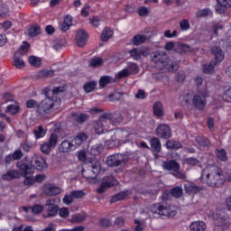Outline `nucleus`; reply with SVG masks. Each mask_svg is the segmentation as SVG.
<instances>
[{
    "label": "nucleus",
    "mask_w": 231,
    "mask_h": 231,
    "mask_svg": "<svg viewBox=\"0 0 231 231\" xmlns=\"http://www.w3.org/2000/svg\"><path fill=\"white\" fill-rule=\"evenodd\" d=\"M43 95H45V98L39 103L36 113L42 118H48V116L54 113L55 109H59L60 98L56 97V99H53V97L50 96V88H44Z\"/></svg>",
    "instance_id": "obj_1"
},
{
    "label": "nucleus",
    "mask_w": 231,
    "mask_h": 231,
    "mask_svg": "<svg viewBox=\"0 0 231 231\" xmlns=\"http://www.w3.org/2000/svg\"><path fill=\"white\" fill-rule=\"evenodd\" d=\"M202 180H206V183L209 187H221L225 183V175L223 171L217 166H208L202 171Z\"/></svg>",
    "instance_id": "obj_2"
},
{
    "label": "nucleus",
    "mask_w": 231,
    "mask_h": 231,
    "mask_svg": "<svg viewBox=\"0 0 231 231\" xmlns=\"http://www.w3.org/2000/svg\"><path fill=\"white\" fill-rule=\"evenodd\" d=\"M150 211L152 214H156L157 216H166L167 217H172L176 214L174 208H172L171 204H168L167 202L151 205Z\"/></svg>",
    "instance_id": "obj_3"
},
{
    "label": "nucleus",
    "mask_w": 231,
    "mask_h": 231,
    "mask_svg": "<svg viewBox=\"0 0 231 231\" xmlns=\"http://www.w3.org/2000/svg\"><path fill=\"white\" fill-rule=\"evenodd\" d=\"M88 170L82 169L81 174L87 180H93L100 172V162L92 160L87 164Z\"/></svg>",
    "instance_id": "obj_4"
},
{
    "label": "nucleus",
    "mask_w": 231,
    "mask_h": 231,
    "mask_svg": "<svg viewBox=\"0 0 231 231\" xmlns=\"http://www.w3.org/2000/svg\"><path fill=\"white\" fill-rule=\"evenodd\" d=\"M18 169H19L22 176H23V178H25V180L23 181L24 185H33L35 183L34 178L28 177V176H32V174H33V172L35 171V167H33L32 164L23 162L20 165H18Z\"/></svg>",
    "instance_id": "obj_5"
},
{
    "label": "nucleus",
    "mask_w": 231,
    "mask_h": 231,
    "mask_svg": "<svg viewBox=\"0 0 231 231\" xmlns=\"http://www.w3.org/2000/svg\"><path fill=\"white\" fill-rule=\"evenodd\" d=\"M140 73V67L134 62H127V65L125 69L117 73V79H125L130 75H138Z\"/></svg>",
    "instance_id": "obj_6"
},
{
    "label": "nucleus",
    "mask_w": 231,
    "mask_h": 231,
    "mask_svg": "<svg viewBox=\"0 0 231 231\" xmlns=\"http://www.w3.org/2000/svg\"><path fill=\"white\" fill-rule=\"evenodd\" d=\"M151 59H152V62H153L157 66H160V68L162 69L165 67L167 60H169V57L167 56V53L162 51L152 52Z\"/></svg>",
    "instance_id": "obj_7"
},
{
    "label": "nucleus",
    "mask_w": 231,
    "mask_h": 231,
    "mask_svg": "<svg viewBox=\"0 0 231 231\" xmlns=\"http://www.w3.org/2000/svg\"><path fill=\"white\" fill-rule=\"evenodd\" d=\"M192 104L195 109L203 111L207 107V95L201 92L195 94L192 98Z\"/></svg>",
    "instance_id": "obj_8"
},
{
    "label": "nucleus",
    "mask_w": 231,
    "mask_h": 231,
    "mask_svg": "<svg viewBox=\"0 0 231 231\" xmlns=\"http://www.w3.org/2000/svg\"><path fill=\"white\" fill-rule=\"evenodd\" d=\"M106 164L108 167H120V165L125 164V155L122 153L109 155L106 159Z\"/></svg>",
    "instance_id": "obj_9"
},
{
    "label": "nucleus",
    "mask_w": 231,
    "mask_h": 231,
    "mask_svg": "<svg viewBox=\"0 0 231 231\" xmlns=\"http://www.w3.org/2000/svg\"><path fill=\"white\" fill-rule=\"evenodd\" d=\"M156 135L162 140H169L172 136V129L165 124H161L156 128Z\"/></svg>",
    "instance_id": "obj_10"
},
{
    "label": "nucleus",
    "mask_w": 231,
    "mask_h": 231,
    "mask_svg": "<svg viewBox=\"0 0 231 231\" xmlns=\"http://www.w3.org/2000/svg\"><path fill=\"white\" fill-rule=\"evenodd\" d=\"M162 167L163 171H169L171 174H174L175 171H180V162H176V160L171 161H162Z\"/></svg>",
    "instance_id": "obj_11"
},
{
    "label": "nucleus",
    "mask_w": 231,
    "mask_h": 231,
    "mask_svg": "<svg viewBox=\"0 0 231 231\" xmlns=\"http://www.w3.org/2000/svg\"><path fill=\"white\" fill-rule=\"evenodd\" d=\"M213 217L216 226H221L223 228H226V226H228V221L226 220L228 216L226 213L220 211L219 213L214 215Z\"/></svg>",
    "instance_id": "obj_12"
},
{
    "label": "nucleus",
    "mask_w": 231,
    "mask_h": 231,
    "mask_svg": "<svg viewBox=\"0 0 231 231\" xmlns=\"http://www.w3.org/2000/svg\"><path fill=\"white\" fill-rule=\"evenodd\" d=\"M210 52L214 56L213 61H215L217 64H220V62L225 60V51H223L221 47L213 46L210 50Z\"/></svg>",
    "instance_id": "obj_13"
},
{
    "label": "nucleus",
    "mask_w": 231,
    "mask_h": 231,
    "mask_svg": "<svg viewBox=\"0 0 231 231\" xmlns=\"http://www.w3.org/2000/svg\"><path fill=\"white\" fill-rule=\"evenodd\" d=\"M75 41L79 48H84L88 42V32L83 29L79 30L76 33Z\"/></svg>",
    "instance_id": "obj_14"
},
{
    "label": "nucleus",
    "mask_w": 231,
    "mask_h": 231,
    "mask_svg": "<svg viewBox=\"0 0 231 231\" xmlns=\"http://www.w3.org/2000/svg\"><path fill=\"white\" fill-rule=\"evenodd\" d=\"M76 147L73 143V141L69 142V140H63L59 145L60 152H71V151H75Z\"/></svg>",
    "instance_id": "obj_15"
},
{
    "label": "nucleus",
    "mask_w": 231,
    "mask_h": 231,
    "mask_svg": "<svg viewBox=\"0 0 231 231\" xmlns=\"http://www.w3.org/2000/svg\"><path fill=\"white\" fill-rule=\"evenodd\" d=\"M43 192L46 196H57L60 194V188L53 184H47L43 187Z\"/></svg>",
    "instance_id": "obj_16"
},
{
    "label": "nucleus",
    "mask_w": 231,
    "mask_h": 231,
    "mask_svg": "<svg viewBox=\"0 0 231 231\" xmlns=\"http://www.w3.org/2000/svg\"><path fill=\"white\" fill-rule=\"evenodd\" d=\"M184 189L186 194H189V196H194V194H198V192L201 190V188L198 187L193 182H188L184 184Z\"/></svg>",
    "instance_id": "obj_17"
},
{
    "label": "nucleus",
    "mask_w": 231,
    "mask_h": 231,
    "mask_svg": "<svg viewBox=\"0 0 231 231\" xmlns=\"http://www.w3.org/2000/svg\"><path fill=\"white\" fill-rule=\"evenodd\" d=\"M150 145H151V149L152 151H153V152H162V142H160V138L158 137H152L150 140Z\"/></svg>",
    "instance_id": "obj_18"
},
{
    "label": "nucleus",
    "mask_w": 231,
    "mask_h": 231,
    "mask_svg": "<svg viewBox=\"0 0 231 231\" xmlns=\"http://www.w3.org/2000/svg\"><path fill=\"white\" fill-rule=\"evenodd\" d=\"M19 178V171L16 170H9L6 173L2 175L4 181H12V180H17Z\"/></svg>",
    "instance_id": "obj_19"
},
{
    "label": "nucleus",
    "mask_w": 231,
    "mask_h": 231,
    "mask_svg": "<svg viewBox=\"0 0 231 231\" xmlns=\"http://www.w3.org/2000/svg\"><path fill=\"white\" fill-rule=\"evenodd\" d=\"M190 231H205L207 230V224L203 221L192 222L189 226Z\"/></svg>",
    "instance_id": "obj_20"
},
{
    "label": "nucleus",
    "mask_w": 231,
    "mask_h": 231,
    "mask_svg": "<svg viewBox=\"0 0 231 231\" xmlns=\"http://www.w3.org/2000/svg\"><path fill=\"white\" fill-rule=\"evenodd\" d=\"M71 118L76 124H84L88 120V114L84 113H72Z\"/></svg>",
    "instance_id": "obj_21"
},
{
    "label": "nucleus",
    "mask_w": 231,
    "mask_h": 231,
    "mask_svg": "<svg viewBox=\"0 0 231 231\" xmlns=\"http://www.w3.org/2000/svg\"><path fill=\"white\" fill-rule=\"evenodd\" d=\"M34 167L37 171H46L48 164L42 157H37L34 161Z\"/></svg>",
    "instance_id": "obj_22"
},
{
    "label": "nucleus",
    "mask_w": 231,
    "mask_h": 231,
    "mask_svg": "<svg viewBox=\"0 0 231 231\" xmlns=\"http://www.w3.org/2000/svg\"><path fill=\"white\" fill-rule=\"evenodd\" d=\"M168 71H178L180 69V61H174L168 59L164 67Z\"/></svg>",
    "instance_id": "obj_23"
},
{
    "label": "nucleus",
    "mask_w": 231,
    "mask_h": 231,
    "mask_svg": "<svg viewBox=\"0 0 231 231\" xmlns=\"http://www.w3.org/2000/svg\"><path fill=\"white\" fill-rule=\"evenodd\" d=\"M88 140V134L81 133L78 134L74 139L72 140V143H74L75 147H80L82 145V143L86 142Z\"/></svg>",
    "instance_id": "obj_24"
},
{
    "label": "nucleus",
    "mask_w": 231,
    "mask_h": 231,
    "mask_svg": "<svg viewBox=\"0 0 231 231\" xmlns=\"http://www.w3.org/2000/svg\"><path fill=\"white\" fill-rule=\"evenodd\" d=\"M32 134H34V138L36 140H39L41 138H44V136H46V131L44 129V126H42V125H40L38 126V129H34L32 131Z\"/></svg>",
    "instance_id": "obj_25"
},
{
    "label": "nucleus",
    "mask_w": 231,
    "mask_h": 231,
    "mask_svg": "<svg viewBox=\"0 0 231 231\" xmlns=\"http://www.w3.org/2000/svg\"><path fill=\"white\" fill-rule=\"evenodd\" d=\"M145 41H147V36L137 34L133 37L132 43L134 44V46H140V44H143Z\"/></svg>",
    "instance_id": "obj_26"
},
{
    "label": "nucleus",
    "mask_w": 231,
    "mask_h": 231,
    "mask_svg": "<svg viewBox=\"0 0 231 231\" xmlns=\"http://www.w3.org/2000/svg\"><path fill=\"white\" fill-rule=\"evenodd\" d=\"M83 89H84L85 93H93V91H95V89H97V81L92 80V81L87 82L83 86Z\"/></svg>",
    "instance_id": "obj_27"
},
{
    "label": "nucleus",
    "mask_w": 231,
    "mask_h": 231,
    "mask_svg": "<svg viewBox=\"0 0 231 231\" xmlns=\"http://www.w3.org/2000/svg\"><path fill=\"white\" fill-rule=\"evenodd\" d=\"M153 114L155 116H163V105H162V102L158 101L153 105Z\"/></svg>",
    "instance_id": "obj_28"
},
{
    "label": "nucleus",
    "mask_w": 231,
    "mask_h": 231,
    "mask_svg": "<svg viewBox=\"0 0 231 231\" xmlns=\"http://www.w3.org/2000/svg\"><path fill=\"white\" fill-rule=\"evenodd\" d=\"M218 63H216V61L211 60L209 64L203 66V72L207 73L208 75H212L214 73V69L216 66H217Z\"/></svg>",
    "instance_id": "obj_29"
},
{
    "label": "nucleus",
    "mask_w": 231,
    "mask_h": 231,
    "mask_svg": "<svg viewBox=\"0 0 231 231\" xmlns=\"http://www.w3.org/2000/svg\"><path fill=\"white\" fill-rule=\"evenodd\" d=\"M103 183H106L107 188L111 189V187H115V185H118V180H116L113 176H106V177H104Z\"/></svg>",
    "instance_id": "obj_30"
},
{
    "label": "nucleus",
    "mask_w": 231,
    "mask_h": 231,
    "mask_svg": "<svg viewBox=\"0 0 231 231\" xmlns=\"http://www.w3.org/2000/svg\"><path fill=\"white\" fill-rule=\"evenodd\" d=\"M111 37H113V31L111 28L106 27L101 34V41L106 42V41H109Z\"/></svg>",
    "instance_id": "obj_31"
},
{
    "label": "nucleus",
    "mask_w": 231,
    "mask_h": 231,
    "mask_svg": "<svg viewBox=\"0 0 231 231\" xmlns=\"http://www.w3.org/2000/svg\"><path fill=\"white\" fill-rule=\"evenodd\" d=\"M124 122V116L122 114H111L110 123L113 125H116V124H122Z\"/></svg>",
    "instance_id": "obj_32"
},
{
    "label": "nucleus",
    "mask_w": 231,
    "mask_h": 231,
    "mask_svg": "<svg viewBox=\"0 0 231 231\" xmlns=\"http://www.w3.org/2000/svg\"><path fill=\"white\" fill-rule=\"evenodd\" d=\"M166 147L167 149H171V150H178V149H181V147H183V145L180 144V142L175 141V140H168L166 142Z\"/></svg>",
    "instance_id": "obj_33"
},
{
    "label": "nucleus",
    "mask_w": 231,
    "mask_h": 231,
    "mask_svg": "<svg viewBox=\"0 0 231 231\" xmlns=\"http://www.w3.org/2000/svg\"><path fill=\"white\" fill-rule=\"evenodd\" d=\"M127 198V192L123 191L116 194L110 199V203H116V201H122V199H125Z\"/></svg>",
    "instance_id": "obj_34"
},
{
    "label": "nucleus",
    "mask_w": 231,
    "mask_h": 231,
    "mask_svg": "<svg viewBox=\"0 0 231 231\" xmlns=\"http://www.w3.org/2000/svg\"><path fill=\"white\" fill-rule=\"evenodd\" d=\"M29 64H31V66H32L33 68H41L42 60L41 58L36 56H30Z\"/></svg>",
    "instance_id": "obj_35"
},
{
    "label": "nucleus",
    "mask_w": 231,
    "mask_h": 231,
    "mask_svg": "<svg viewBox=\"0 0 231 231\" xmlns=\"http://www.w3.org/2000/svg\"><path fill=\"white\" fill-rule=\"evenodd\" d=\"M171 194L173 198H181L183 196V188L181 186H177L171 189Z\"/></svg>",
    "instance_id": "obj_36"
},
{
    "label": "nucleus",
    "mask_w": 231,
    "mask_h": 231,
    "mask_svg": "<svg viewBox=\"0 0 231 231\" xmlns=\"http://www.w3.org/2000/svg\"><path fill=\"white\" fill-rule=\"evenodd\" d=\"M102 151H104V146H102V144H96L91 147L90 154H92V156H98Z\"/></svg>",
    "instance_id": "obj_37"
},
{
    "label": "nucleus",
    "mask_w": 231,
    "mask_h": 231,
    "mask_svg": "<svg viewBox=\"0 0 231 231\" xmlns=\"http://www.w3.org/2000/svg\"><path fill=\"white\" fill-rule=\"evenodd\" d=\"M28 51H30V43H28V42H23V45H21L18 50V53L22 56L28 55Z\"/></svg>",
    "instance_id": "obj_38"
},
{
    "label": "nucleus",
    "mask_w": 231,
    "mask_h": 231,
    "mask_svg": "<svg viewBox=\"0 0 231 231\" xmlns=\"http://www.w3.org/2000/svg\"><path fill=\"white\" fill-rule=\"evenodd\" d=\"M41 33V26L39 25H33L31 26V28L28 31V34L30 37H37V35H40Z\"/></svg>",
    "instance_id": "obj_39"
},
{
    "label": "nucleus",
    "mask_w": 231,
    "mask_h": 231,
    "mask_svg": "<svg viewBox=\"0 0 231 231\" xmlns=\"http://www.w3.org/2000/svg\"><path fill=\"white\" fill-rule=\"evenodd\" d=\"M59 142V135H57V134L53 133L51 134L48 141L46 142L47 143H49L50 145H51V147H56L57 143Z\"/></svg>",
    "instance_id": "obj_40"
},
{
    "label": "nucleus",
    "mask_w": 231,
    "mask_h": 231,
    "mask_svg": "<svg viewBox=\"0 0 231 231\" xmlns=\"http://www.w3.org/2000/svg\"><path fill=\"white\" fill-rule=\"evenodd\" d=\"M64 91H66V88L62 86L60 87H54L52 88V90H50V93H51L52 97L51 98H52V100H54L55 97H57V95H59L60 93H64Z\"/></svg>",
    "instance_id": "obj_41"
},
{
    "label": "nucleus",
    "mask_w": 231,
    "mask_h": 231,
    "mask_svg": "<svg viewBox=\"0 0 231 231\" xmlns=\"http://www.w3.org/2000/svg\"><path fill=\"white\" fill-rule=\"evenodd\" d=\"M111 79L112 78L109 76L101 77L99 79V88L104 89V88H106V86H107V84H109V82H111Z\"/></svg>",
    "instance_id": "obj_42"
},
{
    "label": "nucleus",
    "mask_w": 231,
    "mask_h": 231,
    "mask_svg": "<svg viewBox=\"0 0 231 231\" xmlns=\"http://www.w3.org/2000/svg\"><path fill=\"white\" fill-rule=\"evenodd\" d=\"M59 214V206H54L52 208H47V216L45 217H53Z\"/></svg>",
    "instance_id": "obj_43"
},
{
    "label": "nucleus",
    "mask_w": 231,
    "mask_h": 231,
    "mask_svg": "<svg viewBox=\"0 0 231 231\" xmlns=\"http://www.w3.org/2000/svg\"><path fill=\"white\" fill-rule=\"evenodd\" d=\"M94 130L97 134H102V133H104V123H102V121H96L94 124Z\"/></svg>",
    "instance_id": "obj_44"
},
{
    "label": "nucleus",
    "mask_w": 231,
    "mask_h": 231,
    "mask_svg": "<svg viewBox=\"0 0 231 231\" xmlns=\"http://www.w3.org/2000/svg\"><path fill=\"white\" fill-rule=\"evenodd\" d=\"M216 156L218 160H220V162H226L227 160L226 151H225L224 149L217 150Z\"/></svg>",
    "instance_id": "obj_45"
},
{
    "label": "nucleus",
    "mask_w": 231,
    "mask_h": 231,
    "mask_svg": "<svg viewBox=\"0 0 231 231\" xmlns=\"http://www.w3.org/2000/svg\"><path fill=\"white\" fill-rule=\"evenodd\" d=\"M13 65L18 69H23V68H24V60H23L21 57L14 58L13 60Z\"/></svg>",
    "instance_id": "obj_46"
},
{
    "label": "nucleus",
    "mask_w": 231,
    "mask_h": 231,
    "mask_svg": "<svg viewBox=\"0 0 231 231\" xmlns=\"http://www.w3.org/2000/svg\"><path fill=\"white\" fill-rule=\"evenodd\" d=\"M51 149H53L52 146L46 142L40 145V150L43 154H50V152H51Z\"/></svg>",
    "instance_id": "obj_47"
},
{
    "label": "nucleus",
    "mask_w": 231,
    "mask_h": 231,
    "mask_svg": "<svg viewBox=\"0 0 231 231\" xmlns=\"http://www.w3.org/2000/svg\"><path fill=\"white\" fill-rule=\"evenodd\" d=\"M70 221L71 223H82L83 221H86V216L80 214L73 215Z\"/></svg>",
    "instance_id": "obj_48"
},
{
    "label": "nucleus",
    "mask_w": 231,
    "mask_h": 231,
    "mask_svg": "<svg viewBox=\"0 0 231 231\" xmlns=\"http://www.w3.org/2000/svg\"><path fill=\"white\" fill-rule=\"evenodd\" d=\"M70 194L73 199H82V198L86 196V192H84V190H72L70 191Z\"/></svg>",
    "instance_id": "obj_49"
},
{
    "label": "nucleus",
    "mask_w": 231,
    "mask_h": 231,
    "mask_svg": "<svg viewBox=\"0 0 231 231\" xmlns=\"http://www.w3.org/2000/svg\"><path fill=\"white\" fill-rule=\"evenodd\" d=\"M184 163L189 167H196V165L199 163V160L194 157H189L184 160Z\"/></svg>",
    "instance_id": "obj_50"
},
{
    "label": "nucleus",
    "mask_w": 231,
    "mask_h": 231,
    "mask_svg": "<svg viewBox=\"0 0 231 231\" xmlns=\"http://www.w3.org/2000/svg\"><path fill=\"white\" fill-rule=\"evenodd\" d=\"M130 56L134 59V60H140L142 59V54L140 50L133 49L129 51Z\"/></svg>",
    "instance_id": "obj_51"
},
{
    "label": "nucleus",
    "mask_w": 231,
    "mask_h": 231,
    "mask_svg": "<svg viewBox=\"0 0 231 231\" xmlns=\"http://www.w3.org/2000/svg\"><path fill=\"white\" fill-rule=\"evenodd\" d=\"M208 15H212L210 8H205L197 12V17H208Z\"/></svg>",
    "instance_id": "obj_52"
},
{
    "label": "nucleus",
    "mask_w": 231,
    "mask_h": 231,
    "mask_svg": "<svg viewBox=\"0 0 231 231\" xmlns=\"http://www.w3.org/2000/svg\"><path fill=\"white\" fill-rule=\"evenodd\" d=\"M20 146L23 151H24V152H30V151H32V149L33 148V143L29 141H25L22 143Z\"/></svg>",
    "instance_id": "obj_53"
},
{
    "label": "nucleus",
    "mask_w": 231,
    "mask_h": 231,
    "mask_svg": "<svg viewBox=\"0 0 231 231\" xmlns=\"http://www.w3.org/2000/svg\"><path fill=\"white\" fill-rule=\"evenodd\" d=\"M55 75V71L53 70H48V69H43L39 72V77L41 79H46L48 77H53Z\"/></svg>",
    "instance_id": "obj_54"
},
{
    "label": "nucleus",
    "mask_w": 231,
    "mask_h": 231,
    "mask_svg": "<svg viewBox=\"0 0 231 231\" xmlns=\"http://www.w3.org/2000/svg\"><path fill=\"white\" fill-rule=\"evenodd\" d=\"M180 28L181 32H187L188 30H190V23H189V20L183 19L180 22Z\"/></svg>",
    "instance_id": "obj_55"
},
{
    "label": "nucleus",
    "mask_w": 231,
    "mask_h": 231,
    "mask_svg": "<svg viewBox=\"0 0 231 231\" xmlns=\"http://www.w3.org/2000/svg\"><path fill=\"white\" fill-rule=\"evenodd\" d=\"M150 13L149 8L146 6H140L137 10V14L140 17H147Z\"/></svg>",
    "instance_id": "obj_56"
},
{
    "label": "nucleus",
    "mask_w": 231,
    "mask_h": 231,
    "mask_svg": "<svg viewBox=\"0 0 231 231\" xmlns=\"http://www.w3.org/2000/svg\"><path fill=\"white\" fill-rule=\"evenodd\" d=\"M26 107L28 109H38L39 107V102H37L35 99H29L26 101Z\"/></svg>",
    "instance_id": "obj_57"
},
{
    "label": "nucleus",
    "mask_w": 231,
    "mask_h": 231,
    "mask_svg": "<svg viewBox=\"0 0 231 231\" xmlns=\"http://www.w3.org/2000/svg\"><path fill=\"white\" fill-rule=\"evenodd\" d=\"M19 106L9 105L7 106L6 113H11V115H17V113H19Z\"/></svg>",
    "instance_id": "obj_58"
},
{
    "label": "nucleus",
    "mask_w": 231,
    "mask_h": 231,
    "mask_svg": "<svg viewBox=\"0 0 231 231\" xmlns=\"http://www.w3.org/2000/svg\"><path fill=\"white\" fill-rule=\"evenodd\" d=\"M100 21L101 19L99 16H93L89 18L90 24H92V26H94L95 28H98V26H100Z\"/></svg>",
    "instance_id": "obj_59"
},
{
    "label": "nucleus",
    "mask_w": 231,
    "mask_h": 231,
    "mask_svg": "<svg viewBox=\"0 0 231 231\" xmlns=\"http://www.w3.org/2000/svg\"><path fill=\"white\" fill-rule=\"evenodd\" d=\"M31 210H32V214H41V212H42V210H44V207H42V205L36 204V205L31 207Z\"/></svg>",
    "instance_id": "obj_60"
},
{
    "label": "nucleus",
    "mask_w": 231,
    "mask_h": 231,
    "mask_svg": "<svg viewBox=\"0 0 231 231\" xmlns=\"http://www.w3.org/2000/svg\"><path fill=\"white\" fill-rule=\"evenodd\" d=\"M224 26L223 23H221L220 22L217 23H215L212 28H211V32H213V33L215 35H217V32H219V30H223Z\"/></svg>",
    "instance_id": "obj_61"
},
{
    "label": "nucleus",
    "mask_w": 231,
    "mask_h": 231,
    "mask_svg": "<svg viewBox=\"0 0 231 231\" xmlns=\"http://www.w3.org/2000/svg\"><path fill=\"white\" fill-rule=\"evenodd\" d=\"M12 156L14 159V161H17L21 160L24 156V154L23 153V151L18 149L12 153Z\"/></svg>",
    "instance_id": "obj_62"
},
{
    "label": "nucleus",
    "mask_w": 231,
    "mask_h": 231,
    "mask_svg": "<svg viewBox=\"0 0 231 231\" xmlns=\"http://www.w3.org/2000/svg\"><path fill=\"white\" fill-rule=\"evenodd\" d=\"M99 225L103 228H109V226H111V221L107 218H101L99 220Z\"/></svg>",
    "instance_id": "obj_63"
},
{
    "label": "nucleus",
    "mask_w": 231,
    "mask_h": 231,
    "mask_svg": "<svg viewBox=\"0 0 231 231\" xmlns=\"http://www.w3.org/2000/svg\"><path fill=\"white\" fill-rule=\"evenodd\" d=\"M172 174L178 180H187V175L185 173H183L182 171H180V170H178L177 171H175Z\"/></svg>",
    "instance_id": "obj_64"
}]
</instances>
